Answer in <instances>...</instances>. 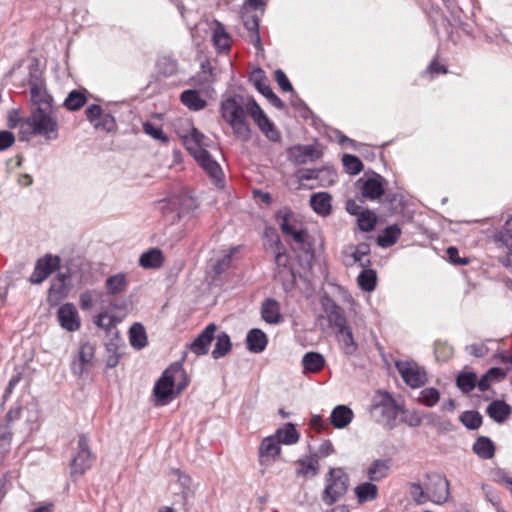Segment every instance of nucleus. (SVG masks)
<instances>
[{
    "mask_svg": "<svg viewBox=\"0 0 512 512\" xmlns=\"http://www.w3.org/2000/svg\"><path fill=\"white\" fill-rule=\"evenodd\" d=\"M320 303L331 327L338 331L348 326L343 309L331 297L322 296Z\"/></svg>",
    "mask_w": 512,
    "mask_h": 512,
    "instance_id": "11",
    "label": "nucleus"
},
{
    "mask_svg": "<svg viewBox=\"0 0 512 512\" xmlns=\"http://www.w3.org/2000/svg\"><path fill=\"white\" fill-rule=\"evenodd\" d=\"M281 453V447L279 443V439L274 435H270L265 437L259 446L258 449V461L259 464L263 467H268Z\"/></svg>",
    "mask_w": 512,
    "mask_h": 512,
    "instance_id": "13",
    "label": "nucleus"
},
{
    "mask_svg": "<svg viewBox=\"0 0 512 512\" xmlns=\"http://www.w3.org/2000/svg\"><path fill=\"white\" fill-rule=\"evenodd\" d=\"M301 363L304 373L315 374L324 368L326 361L321 353L310 351L304 354Z\"/></svg>",
    "mask_w": 512,
    "mask_h": 512,
    "instance_id": "24",
    "label": "nucleus"
},
{
    "mask_svg": "<svg viewBox=\"0 0 512 512\" xmlns=\"http://www.w3.org/2000/svg\"><path fill=\"white\" fill-rule=\"evenodd\" d=\"M298 468L296 470L297 475L316 476L318 474V460L314 457L307 459H299L297 461Z\"/></svg>",
    "mask_w": 512,
    "mask_h": 512,
    "instance_id": "44",
    "label": "nucleus"
},
{
    "mask_svg": "<svg viewBox=\"0 0 512 512\" xmlns=\"http://www.w3.org/2000/svg\"><path fill=\"white\" fill-rule=\"evenodd\" d=\"M164 263V256L159 248H151L139 258V265L145 269H158Z\"/></svg>",
    "mask_w": 512,
    "mask_h": 512,
    "instance_id": "28",
    "label": "nucleus"
},
{
    "mask_svg": "<svg viewBox=\"0 0 512 512\" xmlns=\"http://www.w3.org/2000/svg\"><path fill=\"white\" fill-rule=\"evenodd\" d=\"M274 75H275V80H276L277 84L284 92L291 93L294 91L291 82L289 81L286 74L281 69H277L275 71Z\"/></svg>",
    "mask_w": 512,
    "mask_h": 512,
    "instance_id": "59",
    "label": "nucleus"
},
{
    "mask_svg": "<svg viewBox=\"0 0 512 512\" xmlns=\"http://www.w3.org/2000/svg\"><path fill=\"white\" fill-rule=\"evenodd\" d=\"M95 354V346L90 342L82 343L79 349V361L81 366L91 363Z\"/></svg>",
    "mask_w": 512,
    "mask_h": 512,
    "instance_id": "53",
    "label": "nucleus"
},
{
    "mask_svg": "<svg viewBox=\"0 0 512 512\" xmlns=\"http://www.w3.org/2000/svg\"><path fill=\"white\" fill-rule=\"evenodd\" d=\"M96 456L90 448V438L87 434L81 433L78 435L77 444L75 447V455L70 463V476L76 481L87 470H89Z\"/></svg>",
    "mask_w": 512,
    "mask_h": 512,
    "instance_id": "6",
    "label": "nucleus"
},
{
    "mask_svg": "<svg viewBox=\"0 0 512 512\" xmlns=\"http://www.w3.org/2000/svg\"><path fill=\"white\" fill-rule=\"evenodd\" d=\"M128 280L124 273H118L108 277L105 281V289L109 295H119L126 291Z\"/></svg>",
    "mask_w": 512,
    "mask_h": 512,
    "instance_id": "33",
    "label": "nucleus"
},
{
    "mask_svg": "<svg viewBox=\"0 0 512 512\" xmlns=\"http://www.w3.org/2000/svg\"><path fill=\"white\" fill-rule=\"evenodd\" d=\"M459 421L469 430H477L483 422L482 415L475 410H467L461 413Z\"/></svg>",
    "mask_w": 512,
    "mask_h": 512,
    "instance_id": "43",
    "label": "nucleus"
},
{
    "mask_svg": "<svg viewBox=\"0 0 512 512\" xmlns=\"http://www.w3.org/2000/svg\"><path fill=\"white\" fill-rule=\"evenodd\" d=\"M466 351L469 354H471L477 358H483L488 354L489 349L483 343H480V344L474 343V344L466 346Z\"/></svg>",
    "mask_w": 512,
    "mask_h": 512,
    "instance_id": "62",
    "label": "nucleus"
},
{
    "mask_svg": "<svg viewBox=\"0 0 512 512\" xmlns=\"http://www.w3.org/2000/svg\"><path fill=\"white\" fill-rule=\"evenodd\" d=\"M472 451L479 458L489 460L495 455V445L489 437L479 436L472 446Z\"/></svg>",
    "mask_w": 512,
    "mask_h": 512,
    "instance_id": "26",
    "label": "nucleus"
},
{
    "mask_svg": "<svg viewBox=\"0 0 512 512\" xmlns=\"http://www.w3.org/2000/svg\"><path fill=\"white\" fill-rule=\"evenodd\" d=\"M279 439L280 444L292 445L299 441L300 434L293 423H286L284 427L278 428L273 434Z\"/></svg>",
    "mask_w": 512,
    "mask_h": 512,
    "instance_id": "36",
    "label": "nucleus"
},
{
    "mask_svg": "<svg viewBox=\"0 0 512 512\" xmlns=\"http://www.w3.org/2000/svg\"><path fill=\"white\" fill-rule=\"evenodd\" d=\"M275 219L284 235L292 237L293 241L299 244L304 252L311 251L308 232L306 229L297 228L300 221L290 208L284 207L278 210L275 213Z\"/></svg>",
    "mask_w": 512,
    "mask_h": 512,
    "instance_id": "4",
    "label": "nucleus"
},
{
    "mask_svg": "<svg viewBox=\"0 0 512 512\" xmlns=\"http://www.w3.org/2000/svg\"><path fill=\"white\" fill-rule=\"evenodd\" d=\"M217 326L214 323L208 324L201 333L189 344L190 350L197 356L206 355L210 345L215 338Z\"/></svg>",
    "mask_w": 512,
    "mask_h": 512,
    "instance_id": "16",
    "label": "nucleus"
},
{
    "mask_svg": "<svg viewBox=\"0 0 512 512\" xmlns=\"http://www.w3.org/2000/svg\"><path fill=\"white\" fill-rule=\"evenodd\" d=\"M103 110L100 105L98 104H92L90 105L86 111V117L89 120V122L94 126L95 123L99 120L101 115L103 114Z\"/></svg>",
    "mask_w": 512,
    "mask_h": 512,
    "instance_id": "61",
    "label": "nucleus"
},
{
    "mask_svg": "<svg viewBox=\"0 0 512 512\" xmlns=\"http://www.w3.org/2000/svg\"><path fill=\"white\" fill-rule=\"evenodd\" d=\"M57 319L60 326L69 332H75L80 329L81 322L78 311L72 303H65L59 307Z\"/></svg>",
    "mask_w": 512,
    "mask_h": 512,
    "instance_id": "15",
    "label": "nucleus"
},
{
    "mask_svg": "<svg viewBox=\"0 0 512 512\" xmlns=\"http://www.w3.org/2000/svg\"><path fill=\"white\" fill-rule=\"evenodd\" d=\"M268 343L266 334L257 328L251 329L246 336L247 349L252 353H261Z\"/></svg>",
    "mask_w": 512,
    "mask_h": 512,
    "instance_id": "22",
    "label": "nucleus"
},
{
    "mask_svg": "<svg viewBox=\"0 0 512 512\" xmlns=\"http://www.w3.org/2000/svg\"><path fill=\"white\" fill-rule=\"evenodd\" d=\"M495 481L505 484L512 495V477L504 469H497L494 473Z\"/></svg>",
    "mask_w": 512,
    "mask_h": 512,
    "instance_id": "63",
    "label": "nucleus"
},
{
    "mask_svg": "<svg viewBox=\"0 0 512 512\" xmlns=\"http://www.w3.org/2000/svg\"><path fill=\"white\" fill-rule=\"evenodd\" d=\"M390 470V459H376L367 469V477L372 482L384 479Z\"/></svg>",
    "mask_w": 512,
    "mask_h": 512,
    "instance_id": "29",
    "label": "nucleus"
},
{
    "mask_svg": "<svg viewBox=\"0 0 512 512\" xmlns=\"http://www.w3.org/2000/svg\"><path fill=\"white\" fill-rule=\"evenodd\" d=\"M94 128L112 132L116 129L115 118L110 113H103L95 123Z\"/></svg>",
    "mask_w": 512,
    "mask_h": 512,
    "instance_id": "54",
    "label": "nucleus"
},
{
    "mask_svg": "<svg viewBox=\"0 0 512 512\" xmlns=\"http://www.w3.org/2000/svg\"><path fill=\"white\" fill-rule=\"evenodd\" d=\"M377 223V216L374 212L369 209H365L357 216V224L361 231L370 232L372 231Z\"/></svg>",
    "mask_w": 512,
    "mask_h": 512,
    "instance_id": "46",
    "label": "nucleus"
},
{
    "mask_svg": "<svg viewBox=\"0 0 512 512\" xmlns=\"http://www.w3.org/2000/svg\"><path fill=\"white\" fill-rule=\"evenodd\" d=\"M15 142V136L8 130L0 131V151H4L11 147Z\"/></svg>",
    "mask_w": 512,
    "mask_h": 512,
    "instance_id": "64",
    "label": "nucleus"
},
{
    "mask_svg": "<svg viewBox=\"0 0 512 512\" xmlns=\"http://www.w3.org/2000/svg\"><path fill=\"white\" fill-rule=\"evenodd\" d=\"M45 85L42 78V72L38 68V63L35 62L29 66V87L30 89Z\"/></svg>",
    "mask_w": 512,
    "mask_h": 512,
    "instance_id": "55",
    "label": "nucleus"
},
{
    "mask_svg": "<svg viewBox=\"0 0 512 512\" xmlns=\"http://www.w3.org/2000/svg\"><path fill=\"white\" fill-rule=\"evenodd\" d=\"M359 287L366 292H371L376 288L377 275L373 269H364L357 278Z\"/></svg>",
    "mask_w": 512,
    "mask_h": 512,
    "instance_id": "42",
    "label": "nucleus"
},
{
    "mask_svg": "<svg viewBox=\"0 0 512 512\" xmlns=\"http://www.w3.org/2000/svg\"><path fill=\"white\" fill-rule=\"evenodd\" d=\"M290 104L293 108L298 110L301 116L305 119H307L309 115L312 114V111L295 91L291 92Z\"/></svg>",
    "mask_w": 512,
    "mask_h": 512,
    "instance_id": "56",
    "label": "nucleus"
},
{
    "mask_svg": "<svg viewBox=\"0 0 512 512\" xmlns=\"http://www.w3.org/2000/svg\"><path fill=\"white\" fill-rule=\"evenodd\" d=\"M214 339H216V343L211 353L213 359H220L228 355L232 349L230 336L222 331Z\"/></svg>",
    "mask_w": 512,
    "mask_h": 512,
    "instance_id": "38",
    "label": "nucleus"
},
{
    "mask_svg": "<svg viewBox=\"0 0 512 512\" xmlns=\"http://www.w3.org/2000/svg\"><path fill=\"white\" fill-rule=\"evenodd\" d=\"M477 383V375L474 372H461L456 378V385L463 393L471 392Z\"/></svg>",
    "mask_w": 512,
    "mask_h": 512,
    "instance_id": "45",
    "label": "nucleus"
},
{
    "mask_svg": "<svg viewBox=\"0 0 512 512\" xmlns=\"http://www.w3.org/2000/svg\"><path fill=\"white\" fill-rule=\"evenodd\" d=\"M370 414L377 423L391 430L395 427L399 406L390 393L378 391L372 399Z\"/></svg>",
    "mask_w": 512,
    "mask_h": 512,
    "instance_id": "3",
    "label": "nucleus"
},
{
    "mask_svg": "<svg viewBox=\"0 0 512 512\" xmlns=\"http://www.w3.org/2000/svg\"><path fill=\"white\" fill-rule=\"evenodd\" d=\"M447 257L453 265L464 266L470 263V259L467 257H460L459 251L456 247L450 246L446 250Z\"/></svg>",
    "mask_w": 512,
    "mask_h": 512,
    "instance_id": "57",
    "label": "nucleus"
},
{
    "mask_svg": "<svg viewBox=\"0 0 512 512\" xmlns=\"http://www.w3.org/2000/svg\"><path fill=\"white\" fill-rule=\"evenodd\" d=\"M332 197L327 192L314 193L310 197V206L312 209L321 216H327L331 213Z\"/></svg>",
    "mask_w": 512,
    "mask_h": 512,
    "instance_id": "23",
    "label": "nucleus"
},
{
    "mask_svg": "<svg viewBox=\"0 0 512 512\" xmlns=\"http://www.w3.org/2000/svg\"><path fill=\"white\" fill-rule=\"evenodd\" d=\"M440 400V392L434 387L424 388L420 391L418 401L426 407H434Z\"/></svg>",
    "mask_w": 512,
    "mask_h": 512,
    "instance_id": "47",
    "label": "nucleus"
},
{
    "mask_svg": "<svg viewBox=\"0 0 512 512\" xmlns=\"http://www.w3.org/2000/svg\"><path fill=\"white\" fill-rule=\"evenodd\" d=\"M184 145L189 153L196 159L199 156V152H204L206 149L199 143L195 142L193 138L184 137L183 138Z\"/></svg>",
    "mask_w": 512,
    "mask_h": 512,
    "instance_id": "60",
    "label": "nucleus"
},
{
    "mask_svg": "<svg viewBox=\"0 0 512 512\" xmlns=\"http://www.w3.org/2000/svg\"><path fill=\"white\" fill-rule=\"evenodd\" d=\"M428 484L427 490L430 494V501L442 504L448 500L449 497V482L448 480L439 474L433 476L427 475Z\"/></svg>",
    "mask_w": 512,
    "mask_h": 512,
    "instance_id": "14",
    "label": "nucleus"
},
{
    "mask_svg": "<svg viewBox=\"0 0 512 512\" xmlns=\"http://www.w3.org/2000/svg\"><path fill=\"white\" fill-rule=\"evenodd\" d=\"M395 366L403 381L413 389L420 388L428 381L426 371L415 362L397 361Z\"/></svg>",
    "mask_w": 512,
    "mask_h": 512,
    "instance_id": "9",
    "label": "nucleus"
},
{
    "mask_svg": "<svg viewBox=\"0 0 512 512\" xmlns=\"http://www.w3.org/2000/svg\"><path fill=\"white\" fill-rule=\"evenodd\" d=\"M487 415L496 423L502 424L512 414V407L504 400H494L486 408Z\"/></svg>",
    "mask_w": 512,
    "mask_h": 512,
    "instance_id": "20",
    "label": "nucleus"
},
{
    "mask_svg": "<svg viewBox=\"0 0 512 512\" xmlns=\"http://www.w3.org/2000/svg\"><path fill=\"white\" fill-rule=\"evenodd\" d=\"M143 131L153 139L160 140L165 143L169 141V138L164 134L162 128L150 121L143 123Z\"/></svg>",
    "mask_w": 512,
    "mask_h": 512,
    "instance_id": "52",
    "label": "nucleus"
},
{
    "mask_svg": "<svg viewBox=\"0 0 512 512\" xmlns=\"http://www.w3.org/2000/svg\"><path fill=\"white\" fill-rule=\"evenodd\" d=\"M370 253L369 245L362 243L359 244L355 251L352 253L354 262L359 263L362 267H368L371 264L370 259L366 258Z\"/></svg>",
    "mask_w": 512,
    "mask_h": 512,
    "instance_id": "51",
    "label": "nucleus"
},
{
    "mask_svg": "<svg viewBox=\"0 0 512 512\" xmlns=\"http://www.w3.org/2000/svg\"><path fill=\"white\" fill-rule=\"evenodd\" d=\"M261 317L268 324H279L283 321L280 303L273 298H266L261 304Z\"/></svg>",
    "mask_w": 512,
    "mask_h": 512,
    "instance_id": "19",
    "label": "nucleus"
},
{
    "mask_svg": "<svg viewBox=\"0 0 512 512\" xmlns=\"http://www.w3.org/2000/svg\"><path fill=\"white\" fill-rule=\"evenodd\" d=\"M180 100L191 111H200L207 106V101L195 89H188L181 93Z\"/></svg>",
    "mask_w": 512,
    "mask_h": 512,
    "instance_id": "25",
    "label": "nucleus"
},
{
    "mask_svg": "<svg viewBox=\"0 0 512 512\" xmlns=\"http://www.w3.org/2000/svg\"><path fill=\"white\" fill-rule=\"evenodd\" d=\"M215 23L212 35L213 44L219 52L229 51L231 48V37L221 22L216 21Z\"/></svg>",
    "mask_w": 512,
    "mask_h": 512,
    "instance_id": "30",
    "label": "nucleus"
},
{
    "mask_svg": "<svg viewBox=\"0 0 512 512\" xmlns=\"http://www.w3.org/2000/svg\"><path fill=\"white\" fill-rule=\"evenodd\" d=\"M184 376V370L181 364L172 365L167 368L156 381L153 389L157 404L167 405L175 393V379L177 376Z\"/></svg>",
    "mask_w": 512,
    "mask_h": 512,
    "instance_id": "7",
    "label": "nucleus"
},
{
    "mask_svg": "<svg viewBox=\"0 0 512 512\" xmlns=\"http://www.w3.org/2000/svg\"><path fill=\"white\" fill-rule=\"evenodd\" d=\"M321 156L322 152L315 145L297 144L287 149L288 159L297 165L314 162L321 158Z\"/></svg>",
    "mask_w": 512,
    "mask_h": 512,
    "instance_id": "12",
    "label": "nucleus"
},
{
    "mask_svg": "<svg viewBox=\"0 0 512 512\" xmlns=\"http://www.w3.org/2000/svg\"><path fill=\"white\" fill-rule=\"evenodd\" d=\"M66 276L58 274L51 282L49 288V300L58 302L67 296Z\"/></svg>",
    "mask_w": 512,
    "mask_h": 512,
    "instance_id": "35",
    "label": "nucleus"
},
{
    "mask_svg": "<svg viewBox=\"0 0 512 512\" xmlns=\"http://www.w3.org/2000/svg\"><path fill=\"white\" fill-rule=\"evenodd\" d=\"M87 102L86 90L74 89L67 95L64 100L63 106L68 111H78Z\"/></svg>",
    "mask_w": 512,
    "mask_h": 512,
    "instance_id": "39",
    "label": "nucleus"
},
{
    "mask_svg": "<svg viewBox=\"0 0 512 512\" xmlns=\"http://www.w3.org/2000/svg\"><path fill=\"white\" fill-rule=\"evenodd\" d=\"M409 492L414 502L419 505L430 501L431 497L428 493L427 487L424 489L419 483H411Z\"/></svg>",
    "mask_w": 512,
    "mask_h": 512,
    "instance_id": "50",
    "label": "nucleus"
},
{
    "mask_svg": "<svg viewBox=\"0 0 512 512\" xmlns=\"http://www.w3.org/2000/svg\"><path fill=\"white\" fill-rule=\"evenodd\" d=\"M349 488V476L341 468H331L326 476V485L321 499L331 506L343 498Z\"/></svg>",
    "mask_w": 512,
    "mask_h": 512,
    "instance_id": "5",
    "label": "nucleus"
},
{
    "mask_svg": "<svg viewBox=\"0 0 512 512\" xmlns=\"http://www.w3.org/2000/svg\"><path fill=\"white\" fill-rule=\"evenodd\" d=\"M20 139L28 141L31 137L42 136L47 141L56 140L59 136V125L53 110L33 108L19 127Z\"/></svg>",
    "mask_w": 512,
    "mask_h": 512,
    "instance_id": "1",
    "label": "nucleus"
},
{
    "mask_svg": "<svg viewBox=\"0 0 512 512\" xmlns=\"http://www.w3.org/2000/svg\"><path fill=\"white\" fill-rule=\"evenodd\" d=\"M401 235V229L397 224L387 226L381 235L377 237V244L387 248L394 245Z\"/></svg>",
    "mask_w": 512,
    "mask_h": 512,
    "instance_id": "41",
    "label": "nucleus"
},
{
    "mask_svg": "<svg viewBox=\"0 0 512 512\" xmlns=\"http://www.w3.org/2000/svg\"><path fill=\"white\" fill-rule=\"evenodd\" d=\"M220 111L222 118L231 126L238 139L244 142L251 139V128L246 117L248 112L246 106L244 107L241 95H234L223 100Z\"/></svg>",
    "mask_w": 512,
    "mask_h": 512,
    "instance_id": "2",
    "label": "nucleus"
},
{
    "mask_svg": "<svg viewBox=\"0 0 512 512\" xmlns=\"http://www.w3.org/2000/svg\"><path fill=\"white\" fill-rule=\"evenodd\" d=\"M61 259L57 255L46 254L39 258L34 266V270L29 277L31 284H41L52 273L60 268Z\"/></svg>",
    "mask_w": 512,
    "mask_h": 512,
    "instance_id": "10",
    "label": "nucleus"
},
{
    "mask_svg": "<svg viewBox=\"0 0 512 512\" xmlns=\"http://www.w3.org/2000/svg\"><path fill=\"white\" fill-rule=\"evenodd\" d=\"M361 194L364 198L369 200H376L381 198L385 193L384 183L385 179L374 173L372 177L367 178L366 180L359 179L357 184L361 183Z\"/></svg>",
    "mask_w": 512,
    "mask_h": 512,
    "instance_id": "17",
    "label": "nucleus"
},
{
    "mask_svg": "<svg viewBox=\"0 0 512 512\" xmlns=\"http://www.w3.org/2000/svg\"><path fill=\"white\" fill-rule=\"evenodd\" d=\"M31 101L44 110H53V97L47 92L45 85L30 89Z\"/></svg>",
    "mask_w": 512,
    "mask_h": 512,
    "instance_id": "31",
    "label": "nucleus"
},
{
    "mask_svg": "<svg viewBox=\"0 0 512 512\" xmlns=\"http://www.w3.org/2000/svg\"><path fill=\"white\" fill-rule=\"evenodd\" d=\"M95 324L97 327L104 329L107 334H115V337L118 338L115 317L108 316L106 313H100L96 317Z\"/></svg>",
    "mask_w": 512,
    "mask_h": 512,
    "instance_id": "49",
    "label": "nucleus"
},
{
    "mask_svg": "<svg viewBox=\"0 0 512 512\" xmlns=\"http://www.w3.org/2000/svg\"><path fill=\"white\" fill-rule=\"evenodd\" d=\"M355 495L360 504L372 501L378 497V487L370 482H364L356 486Z\"/></svg>",
    "mask_w": 512,
    "mask_h": 512,
    "instance_id": "40",
    "label": "nucleus"
},
{
    "mask_svg": "<svg viewBox=\"0 0 512 512\" xmlns=\"http://www.w3.org/2000/svg\"><path fill=\"white\" fill-rule=\"evenodd\" d=\"M274 280L282 285L285 292H290L296 284V277L292 267L274 269Z\"/></svg>",
    "mask_w": 512,
    "mask_h": 512,
    "instance_id": "37",
    "label": "nucleus"
},
{
    "mask_svg": "<svg viewBox=\"0 0 512 512\" xmlns=\"http://www.w3.org/2000/svg\"><path fill=\"white\" fill-rule=\"evenodd\" d=\"M342 163L347 173L357 175L363 170V163L359 157L352 154H344Z\"/></svg>",
    "mask_w": 512,
    "mask_h": 512,
    "instance_id": "48",
    "label": "nucleus"
},
{
    "mask_svg": "<svg viewBox=\"0 0 512 512\" xmlns=\"http://www.w3.org/2000/svg\"><path fill=\"white\" fill-rule=\"evenodd\" d=\"M130 345L136 349L141 350L147 346V334L144 326L141 323H134L129 329Z\"/></svg>",
    "mask_w": 512,
    "mask_h": 512,
    "instance_id": "34",
    "label": "nucleus"
},
{
    "mask_svg": "<svg viewBox=\"0 0 512 512\" xmlns=\"http://www.w3.org/2000/svg\"><path fill=\"white\" fill-rule=\"evenodd\" d=\"M353 411L346 405H337L331 412L330 422L337 429L347 427L353 420Z\"/></svg>",
    "mask_w": 512,
    "mask_h": 512,
    "instance_id": "21",
    "label": "nucleus"
},
{
    "mask_svg": "<svg viewBox=\"0 0 512 512\" xmlns=\"http://www.w3.org/2000/svg\"><path fill=\"white\" fill-rule=\"evenodd\" d=\"M241 18L244 27L250 34V41L256 48H259L261 46V37L259 33L260 19L258 15L254 11L249 10V8L243 7Z\"/></svg>",
    "mask_w": 512,
    "mask_h": 512,
    "instance_id": "18",
    "label": "nucleus"
},
{
    "mask_svg": "<svg viewBox=\"0 0 512 512\" xmlns=\"http://www.w3.org/2000/svg\"><path fill=\"white\" fill-rule=\"evenodd\" d=\"M336 336L344 354L351 356L356 353L358 345L354 340L350 326L336 331Z\"/></svg>",
    "mask_w": 512,
    "mask_h": 512,
    "instance_id": "27",
    "label": "nucleus"
},
{
    "mask_svg": "<svg viewBox=\"0 0 512 512\" xmlns=\"http://www.w3.org/2000/svg\"><path fill=\"white\" fill-rule=\"evenodd\" d=\"M247 112L259 127L265 137L272 142H280L281 133L275 124L267 117L265 112L254 100L250 99L246 104Z\"/></svg>",
    "mask_w": 512,
    "mask_h": 512,
    "instance_id": "8",
    "label": "nucleus"
},
{
    "mask_svg": "<svg viewBox=\"0 0 512 512\" xmlns=\"http://www.w3.org/2000/svg\"><path fill=\"white\" fill-rule=\"evenodd\" d=\"M199 153V156L195 159L197 163L209 174L210 177L217 179L222 174V169L218 162L207 150Z\"/></svg>",
    "mask_w": 512,
    "mask_h": 512,
    "instance_id": "32",
    "label": "nucleus"
},
{
    "mask_svg": "<svg viewBox=\"0 0 512 512\" xmlns=\"http://www.w3.org/2000/svg\"><path fill=\"white\" fill-rule=\"evenodd\" d=\"M13 438L12 425L2 422L0 424V442L1 446L6 445L7 449L10 447Z\"/></svg>",
    "mask_w": 512,
    "mask_h": 512,
    "instance_id": "58",
    "label": "nucleus"
}]
</instances>
